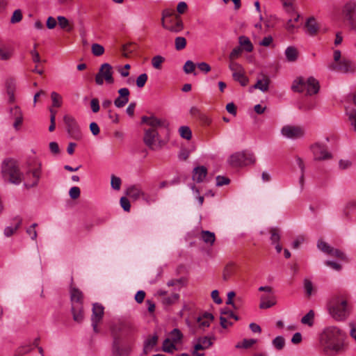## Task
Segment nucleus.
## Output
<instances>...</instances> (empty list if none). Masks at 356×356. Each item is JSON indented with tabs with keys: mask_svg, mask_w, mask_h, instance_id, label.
I'll list each match as a JSON object with an SVG mask.
<instances>
[{
	"mask_svg": "<svg viewBox=\"0 0 356 356\" xmlns=\"http://www.w3.org/2000/svg\"><path fill=\"white\" fill-rule=\"evenodd\" d=\"M311 149L315 160L321 161L332 158V154L327 151L326 147L323 145L316 143L311 146Z\"/></svg>",
	"mask_w": 356,
	"mask_h": 356,
	"instance_id": "f3484780",
	"label": "nucleus"
},
{
	"mask_svg": "<svg viewBox=\"0 0 356 356\" xmlns=\"http://www.w3.org/2000/svg\"><path fill=\"white\" fill-rule=\"evenodd\" d=\"M148 76L145 73L140 74L136 79V86L141 88H143L147 81Z\"/></svg>",
	"mask_w": 356,
	"mask_h": 356,
	"instance_id": "603ef678",
	"label": "nucleus"
},
{
	"mask_svg": "<svg viewBox=\"0 0 356 356\" xmlns=\"http://www.w3.org/2000/svg\"><path fill=\"white\" fill-rule=\"evenodd\" d=\"M169 339L175 344L181 342L184 335L181 330L178 328L173 329L169 334Z\"/></svg>",
	"mask_w": 356,
	"mask_h": 356,
	"instance_id": "72a5a7b5",
	"label": "nucleus"
},
{
	"mask_svg": "<svg viewBox=\"0 0 356 356\" xmlns=\"http://www.w3.org/2000/svg\"><path fill=\"white\" fill-rule=\"evenodd\" d=\"M6 87L8 95L9 97V102H15V82L14 79H8L6 81Z\"/></svg>",
	"mask_w": 356,
	"mask_h": 356,
	"instance_id": "bb28decb",
	"label": "nucleus"
},
{
	"mask_svg": "<svg viewBox=\"0 0 356 356\" xmlns=\"http://www.w3.org/2000/svg\"><path fill=\"white\" fill-rule=\"evenodd\" d=\"M270 83V79L266 75H263L262 79L257 80V83L254 85V88L259 89L263 92H266L268 90Z\"/></svg>",
	"mask_w": 356,
	"mask_h": 356,
	"instance_id": "cd10ccee",
	"label": "nucleus"
},
{
	"mask_svg": "<svg viewBox=\"0 0 356 356\" xmlns=\"http://www.w3.org/2000/svg\"><path fill=\"white\" fill-rule=\"evenodd\" d=\"M179 296L178 293H172L169 296L161 298V302L165 306H170L175 304L179 300Z\"/></svg>",
	"mask_w": 356,
	"mask_h": 356,
	"instance_id": "4c0bfd02",
	"label": "nucleus"
},
{
	"mask_svg": "<svg viewBox=\"0 0 356 356\" xmlns=\"http://www.w3.org/2000/svg\"><path fill=\"white\" fill-rule=\"evenodd\" d=\"M177 348L176 344L169 338H166L162 344V350L168 353H173Z\"/></svg>",
	"mask_w": 356,
	"mask_h": 356,
	"instance_id": "2f4dec72",
	"label": "nucleus"
},
{
	"mask_svg": "<svg viewBox=\"0 0 356 356\" xmlns=\"http://www.w3.org/2000/svg\"><path fill=\"white\" fill-rule=\"evenodd\" d=\"M92 53L95 56H100L104 53V47L97 43H95L91 47Z\"/></svg>",
	"mask_w": 356,
	"mask_h": 356,
	"instance_id": "37998d69",
	"label": "nucleus"
},
{
	"mask_svg": "<svg viewBox=\"0 0 356 356\" xmlns=\"http://www.w3.org/2000/svg\"><path fill=\"white\" fill-rule=\"evenodd\" d=\"M305 28L307 32L311 35H314L318 31V26L314 17H310L307 19L305 24Z\"/></svg>",
	"mask_w": 356,
	"mask_h": 356,
	"instance_id": "c85d7f7f",
	"label": "nucleus"
},
{
	"mask_svg": "<svg viewBox=\"0 0 356 356\" xmlns=\"http://www.w3.org/2000/svg\"><path fill=\"white\" fill-rule=\"evenodd\" d=\"M314 312L313 310H310L306 315H305L302 318L301 323L304 325L312 326L314 324Z\"/></svg>",
	"mask_w": 356,
	"mask_h": 356,
	"instance_id": "58836bf2",
	"label": "nucleus"
},
{
	"mask_svg": "<svg viewBox=\"0 0 356 356\" xmlns=\"http://www.w3.org/2000/svg\"><path fill=\"white\" fill-rule=\"evenodd\" d=\"M104 316V307L98 303L93 304L92 321L100 322Z\"/></svg>",
	"mask_w": 356,
	"mask_h": 356,
	"instance_id": "393cba45",
	"label": "nucleus"
},
{
	"mask_svg": "<svg viewBox=\"0 0 356 356\" xmlns=\"http://www.w3.org/2000/svg\"><path fill=\"white\" fill-rule=\"evenodd\" d=\"M121 179L115 175L111 176V186L114 190H120L121 186Z\"/></svg>",
	"mask_w": 356,
	"mask_h": 356,
	"instance_id": "052dcab7",
	"label": "nucleus"
},
{
	"mask_svg": "<svg viewBox=\"0 0 356 356\" xmlns=\"http://www.w3.org/2000/svg\"><path fill=\"white\" fill-rule=\"evenodd\" d=\"M207 175V169L206 167L201 165L193 169V179L197 183H201L204 181Z\"/></svg>",
	"mask_w": 356,
	"mask_h": 356,
	"instance_id": "412c9836",
	"label": "nucleus"
},
{
	"mask_svg": "<svg viewBox=\"0 0 356 356\" xmlns=\"http://www.w3.org/2000/svg\"><path fill=\"white\" fill-rule=\"evenodd\" d=\"M281 1L283 3V6L284 7V8L286 9V10L287 12L292 13L295 10V8L293 6L295 0H281Z\"/></svg>",
	"mask_w": 356,
	"mask_h": 356,
	"instance_id": "bf43d9fd",
	"label": "nucleus"
},
{
	"mask_svg": "<svg viewBox=\"0 0 356 356\" xmlns=\"http://www.w3.org/2000/svg\"><path fill=\"white\" fill-rule=\"evenodd\" d=\"M280 230L279 228L273 227L270 229V241L272 243H278L280 240Z\"/></svg>",
	"mask_w": 356,
	"mask_h": 356,
	"instance_id": "79ce46f5",
	"label": "nucleus"
},
{
	"mask_svg": "<svg viewBox=\"0 0 356 356\" xmlns=\"http://www.w3.org/2000/svg\"><path fill=\"white\" fill-rule=\"evenodd\" d=\"M281 133L289 138H299L303 136L304 130L298 126L286 125L282 128Z\"/></svg>",
	"mask_w": 356,
	"mask_h": 356,
	"instance_id": "dca6fc26",
	"label": "nucleus"
},
{
	"mask_svg": "<svg viewBox=\"0 0 356 356\" xmlns=\"http://www.w3.org/2000/svg\"><path fill=\"white\" fill-rule=\"evenodd\" d=\"M232 77L235 81L239 82L242 86H247L249 82L248 78L245 75V70H243L241 72L232 74Z\"/></svg>",
	"mask_w": 356,
	"mask_h": 356,
	"instance_id": "c9c22d12",
	"label": "nucleus"
},
{
	"mask_svg": "<svg viewBox=\"0 0 356 356\" xmlns=\"http://www.w3.org/2000/svg\"><path fill=\"white\" fill-rule=\"evenodd\" d=\"M118 92L119 96L114 100V104L118 108H122L129 102L130 92L128 88H122Z\"/></svg>",
	"mask_w": 356,
	"mask_h": 356,
	"instance_id": "a211bd4d",
	"label": "nucleus"
},
{
	"mask_svg": "<svg viewBox=\"0 0 356 356\" xmlns=\"http://www.w3.org/2000/svg\"><path fill=\"white\" fill-rule=\"evenodd\" d=\"M344 21L350 30L356 31V3L348 2L342 10Z\"/></svg>",
	"mask_w": 356,
	"mask_h": 356,
	"instance_id": "9b49d317",
	"label": "nucleus"
},
{
	"mask_svg": "<svg viewBox=\"0 0 356 356\" xmlns=\"http://www.w3.org/2000/svg\"><path fill=\"white\" fill-rule=\"evenodd\" d=\"M141 121L149 126L145 129L143 143L151 150L161 149L169 140V122L154 116H143Z\"/></svg>",
	"mask_w": 356,
	"mask_h": 356,
	"instance_id": "f257e3e1",
	"label": "nucleus"
},
{
	"mask_svg": "<svg viewBox=\"0 0 356 356\" xmlns=\"http://www.w3.org/2000/svg\"><path fill=\"white\" fill-rule=\"evenodd\" d=\"M165 58L161 56H155L152 59V66L158 70L161 68V65L164 62Z\"/></svg>",
	"mask_w": 356,
	"mask_h": 356,
	"instance_id": "09e8293b",
	"label": "nucleus"
},
{
	"mask_svg": "<svg viewBox=\"0 0 356 356\" xmlns=\"http://www.w3.org/2000/svg\"><path fill=\"white\" fill-rule=\"evenodd\" d=\"M42 175V165L36 160L29 163V168L26 171L24 177V186L30 188L38 186Z\"/></svg>",
	"mask_w": 356,
	"mask_h": 356,
	"instance_id": "1a4fd4ad",
	"label": "nucleus"
},
{
	"mask_svg": "<svg viewBox=\"0 0 356 356\" xmlns=\"http://www.w3.org/2000/svg\"><path fill=\"white\" fill-rule=\"evenodd\" d=\"M201 238L205 243L209 244L210 245H212L216 241L215 234L209 231H202Z\"/></svg>",
	"mask_w": 356,
	"mask_h": 356,
	"instance_id": "473e14b6",
	"label": "nucleus"
},
{
	"mask_svg": "<svg viewBox=\"0 0 356 356\" xmlns=\"http://www.w3.org/2000/svg\"><path fill=\"white\" fill-rule=\"evenodd\" d=\"M329 255L337 257L341 260L346 259V254L342 251H341L339 249H335L333 248Z\"/></svg>",
	"mask_w": 356,
	"mask_h": 356,
	"instance_id": "4d7b16f0",
	"label": "nucleus"
},
{
	"mask_svg": "<svg viewBox=\"0 0 356 356\" xmlns=\"http://www.w3.org/2000/svg\"><path fill=\"white\" fill-rule=\"evenodd\" d=\"M113 74V68L110 64H102L99 70V72L95 76V83L99 86H102L104 83V81L105 80L107 83L113 84L114 83Z\"/></svg>",
	"mask_w": 356,
	"mask_h": 356,
	"instance_id": "f8f14e48",
	"label": "nucleus"
},
{
	"mask_svg": "<svg viewBox=\"0 0 356 356\" xmlns=\"http://www.w3.org/2000/svg\"><path fill=\"white\" fill-rule=\"evenodd\" d=\"M11 115L15 118V122L13 127L15 129L18 130L21 127L23 122V115L20 108L18 106H15L10 109Z\"/></svg>",
	"mask_w": 356,
	"mask_h": 356,
	"instance_id": "5701e85b",
	"label": "nucleus"
},
{
	"mask_svg": "<svg viewBox=\"0 0 356 356\" xmlns=\"http://www.w3.org/2000/svg\"><path fill=\"white\" fill-rule=\"evenodd\" d=\"M38 226L37 223H33L26 229V233L30 236L33 240H35L37 238V232L35 227Z\"/></svg>",
	"mask_w": 356,
	"mask_h": 356,
	"instance_id": "e2e57ef3",
	"label": "nucleus"
},
{
	"mask_svg": "<svg viewBox=\"0 0 356 356\" xmlns=\"http://www.w3.org/2000/svg\"><path fill=\"white\" fill-rule=\"evenodd\" d=\"M291 89L293 92L300 93L306 91L307 95L312 96L318 92L320 84L313 76L309 77L307 80L302 76H299L293 81Z\"/></svg>",
	"mask_w": 356,
	"mask_h": 356,
	"instance_id": "39448f33",
	"label": "nucleus"
},
{
	"mask_svg": "<svg viewBox=\"0 0 356 356\" xmlns=\"http://www.w3.org/2000/svg\"><path fill=\"white\" fill-rule=\"evenodd\" d=\"M70 292L73 319L76 322L81 323L84 318L83 294L79 289L72 286Z\"/></svg>",
	"mask_w": 356,
	"mask_h": 356,
	"instance_id": "0eeeda50",
	"label": "nucleus"
},
{
	"mask_svg": "<svg viewBox=\"0 0 356 356\" xmlns=\"http://www.w3.org/2000/svg\"><path fill=\"white\" fill-rule=\"evenodd\" d=\"M184 71L186 74H191L195 71V65L191 60H187L184 65Z\"/></svg>",
	"mask_w": 356,
	"mask_h": 356,
	"instance_id": "864d4df0",
	"label": "nucleus"
},
{
	"mask_svg": "<svg viewBox=\"0 0 356 356\" xmlns=\"http://www.w3.org/2000/svg\"><path fill=\"white\" fill-rule=\"evenodd\" d=\"M22 19V13L21 10H15L11 17L10 22L13 24L18 23Z\"/></svg>",
	"mask_w": 356,
	"mask_h": 356,
	"instance_id": "5fc2aeb1",
	"label": "nucleus"
},
{
	"mask_svg": "<svg viewBox=\"0 0 356 356\" xmlns=\"http://www.w3.org/2000/svg\"><path fill=\"white\" fill-rule=\"evenodd\" d=\"M318 248L323 252L330 254L332 251V247L330 246L326 242L319 241L318 243Z\"/></svg>",
	"mask_w": 356,
	"mask_h": 356,
	"instance_id": "3c124183",
	"label": "nucleus"
},
{
	"mask_svg": "<svg viewBox=\"0 0 356 356\" xmlns=\"http://www.w3.org/2000/svg\"><path fill=\"white\" fill-rule=\"evenodd\" d=\"M175 49L177 51L184 49L186 46V40L184 37H177L175 40Z\"/></svg>",
	"mask_w": 356,
	"mask_h": 356,
	"instance_id": "a18cd8bd",
	"label": "nucleus"
},
{
	"mask_svg": "<svg viewBox=\"0 0 356 356\" xmlns=\"http://www.w3.org/2000/svg\"><path fill=\"white\" fill-rule=\"evenodd\" d=\"M13 220L16 222L15 227H7L4 229V234L8 237L11 236L19 229L22 222V219L19 216L15 217Z\"/></svg>",
	"mask_w": 356,
	"mask_h": 356,
	"instance_id": "7c9ffc66",
	"label": "nucleus"
},
{
	"mask_svg": "<svg viewBox=\"0 0 356 356\" xmlns=\"http://www.w3.org/2000/svg\"><path fill=\"white\" fill-rule=\"evenodd\" d=\"M241 53H242V49L240 47H236V48H234V49H232V51H231V53L229 56V61H231V60L234 61V60H236L241 56Z\"/></svg>",
	"mask_w": 356,
	"mask_h": 356,
	"instance_id": "680f3d73",
	"label": "nucleus"
},
{
	"mask_svg": "<svg viewBox=\"0 0 356 356\" xmlns=\"http://www.w3.org/2000/svg\"><path fill=\"white\" fill-rule=\"evenodd\" d=\"M228 161L231 166L238 168L253 164L256 159L252 153L241 152L231 155Z\"/></svg>",
	"mask_w": 356,
	"mask_h": 356,
	"instance_id": "9d476101",
	"label": "nucleus"
},
{
	"mask_svg": "<svg viewBox=\"0 0 356 356\" xmlns=\"http://www.w3.org/2000/svg\"><path fill=\"white\" fill-rule=\"evenodd\" d=\"M213 345L211 339L208 337H199L197 343L194 346L195 350H203L209 348Z\"/></svg>",
	"mask_w": 356,
	"mask_h": 356,
	"instance_id": "b1692460",
	"label": "nucleus"
},
{
	"mask_svg": "<svg viewBox=\"0 0 356 356\" xmlns=\"http://www.w3.org/2000/svg\"><path fill=\"white\" fill-rule=\"evenodd\" d=\"M120 205L125 211H129L131 209L130 202L126 197H122L120 200Z\"/></svg>",
	"mask_w": 356,
	"mask_h": 356,
	"instance_id": "338daca9",
	"label": "nucleus"
},
{
	"mask_svg": "<svg viewBox=\"0 0 356 356\" xmlns=\"http://www.w3.org/2000/svg\"><path fill=\"white\" fill-rule=\"evenodd\" d=\"M58 26L60 29H63L66 32H71L73 30V25L70 22V21L63 16H58L57 17Z\"/></svg>",
	"mask_w": 356,
	"mask_h": 356,
	"instance_id": "c756f323",
	"label": "nucleus"
},
{
	"mask_svg": "<svg viewBox=\"0 0 356 356\" xmlns=\"http://www.w3.org/2000/svg\"><path fill=\"white\" fill-rule=\"evenodd\" d=\"M213 319V316L210 313H204L197 318V323L200 328L204 329L210 325L211 322Z\"/></svg>",
	"mask_w": 356,
	"mask_h": 356,
	"instance_id": "a878e982",
	"label": "nucleus"
},
{
	"mask_svg": "<svg viewBox=\"0 0 356 356\" xmlns=\"http://www.w3.org/2000/svg\"><path fill=\"white\" fill-rule=\"evenodd\" d=\"M63 121L70 136L76 140H80L82 138V134L76 120L71 115H65Z\"/></svg>",
	"mask_w": 356,
	"mask_h": 356,
	"instance_id": "4468645a",
	"label": "nucleus"
},
{
	"mask_svg": "<svg viewBox=\"0 0 356 356\" xmlns=\"http://www.w3.org/2000/svg\"><path fill=\"white\" fill-rule=\"evenodd\" d=\"M229 68L232 72V74L241 72L243 70H244L243 66L241 64L233 60L229 61Z\"/></svg>",
	"mask_w": 356,
	"mask_h": 356,
	"instance_id": "49530a36",
	"label": "nucleus"
},
{
	"mask_svg": "<svg viewBox=\"0 0 356 356\" xmlns=\"http://www.w3.org/2000/svg\"><path fill=\"white\" fill-rule=\"evenodd\" d=\"M348 122L353 130L356 133V110L353 109L348 112Z\"/></svg>",
	"mask_w": 356,
	"mask_h": 356,
	"instance_id": "ea45409f",
	"label": "nucleus"
},
{
	"mask_svg": "<svg viewBox=\"0 0 356 356\" xmlns=\"http://www.w3.org/2000/svg\"><path fill=\"white\" fill-rule=\"evenodd\" d=\"M161 24L171 32L178 33L184 29L183 22L174 10L165 9L162 13Z\"/></svg>",
	"mask_w": 356,
	"mask_h": 356,
	"instance_id": "6e6552de",
	"label": "nucleus"
},
{
	"mask_svg": "<svg viewBox=\"0 0 356 356\" xmlns=\"http://www.w3.org/2000/svg\"><path fill=\"white\" fill-rule=\"evenodd\" d=\"M239 44L247 52H251L253 50V45L250 40L246 36H240L238 38Z\"/></svg>",
	"mask_w": 356,
	"mask_h": 356,
	"instance_id": "f704fd0d",
	"label": "nucleus"
},
{
	"mask_svg": "<svg viewBox=\"0 0 356 356\" xmlns=\"http://www.w3.org/2000/svg\"><path fill=\"white\" fill-rule=\"evenodd\" d=\"M259 291H266L269 294L261 295L260 297L259 308L261 309H266L270 308L277 303L276 297L273 293V288L271 286H260L259 288Z\"/></svg>",
	"mask_w": 356,
	"mask_h": 356,
	"instance_id": "ddd939ff",
	"label": "nucleus"
},
{
	"mask_svg": "<svg viewBox=\"0 0 356 356\" xmlns=\"http://www.w3.org/2000/svg\"><path fill=\"white\" fill-rule=\"evenodd\" d=\"M257 340L250 339H243L241 345L237 344L236 346V348H249L254 343H256Z\"/></svg>",
	"mask_w": 356,
	"mask_h": 356,
	"instance_id": "13d9d810",
	"label": "nucleus"
},
{
	"mask_svg": "<svg viewBox=\"0 0 356 356\" xmlns=\"http://www.w3.org/2000/svg\"><path fill=\"white\" fill-rule=\"evenodd\" d=\"M159 341V336L157 334L149 335L143 342V353L147 355L157 345Z\"/></svg>",
	"mask_w": 356,
	"mask_h": 356,
	"instance_id": "6ab92c4d",
	"label": "nucleus"
},
{
	"mask_svg": "<svg viewBox=\"0 0 356 356\" xmlns=\"http://www.w3.org/2000/svg\"><path fill=\"white\" fill-rule=\"evenodd\" d=\"M273 344L277 350H282L285 345V341L284 337L281 336L275 337L273 340Z\"/></svg>",
	"mask_w": 356,
	"mask_h": 356,
	"instance_id": "8fccbe9b",
	"label": "nucleus"
},
{
	"mask_svg": "<svg viewBox=\"0 0 356 356\" xmlns=\"http://www.w3.org/2000/svg\"><path fill=\"white\" fill-rule=\"evenodd\" d=\"M180 136L186 140H190L192 138V132L191 129L186 126H182L179 128Z\"/></svg>",
	"mask_w": 356,
	"mask_h": 356,
	"instance_id": "c03bdc74",
	"label": "nucleus"
},
{
	"mask_svg": "<svg viewBox=\"0 0 356 356\" xmlns=\"http://www.w3.org/2000/svg\"><path fill=\"white\" fill-rule=\"evenodd\" d=\"M111 331L112 356H129L136 339V327L131 323H118L111 326Z\"/></svg>",
	"mask_w": 356,
	"mask_h": 356,
	"instance_id": "f03ea898",
	"label": "nucleus"
},
{
	"mask_svg": "<svg viewBox=\"0 0 356 356\" xmlns=\"http://www.w3.org/2000/svg\"><path fill=\"white\" fill-rule=\"evenodd\" d=\"M345 332L335 326L326 327L321 335L323 352L330 356L335 355L345 350Z\"/></svg>",
	"mask_w": 356,
	"mask_h": 356,
	"instance_id": "7ed1b4c3",
	"label": "nucleus"
},
{
	"mask_svg": "<svg viewBox=\"0 0 356 356\" xmlns=\"http://www.w3.org/2000/svg\"><path fill=\"white\" fill-rule=\"evenodd\" d=\"M236 271V264L233 261L228 262L225 266L222 272V279L227 281L235 274Z\"/></svg>",
	"mask_w": 356,
	"mask_h": 356,
	"instance_id": "4be33fe9",
	"label": "nucleus"
},
{
	"mask_svg": "<svg viewBox=\"0 0 356 356\" xmlns=\"http://www.w3.org/2000/svg\"><path fill=\"white\" fill-rule=\"evenodd\" d=\"M329 312L337 321H343L350 314V309L348 305V295L345 293H339L334 295L329 302Z\"/></svg>",
	"mask_w": 356,
	"mask_h": 356,
	"instance_id": "20e7f679",
	"label": "nucleus"
},
{
	"mask_svg": "<svg viewBox=\"0 0 356 356\" xmlns=\"http://www.w3.org/2000/svg\"><path fill=\"white\" fill-rule=\"evenodd\" d=\"M136 44L134 43H127L122 46V50L124 56L127 57L128 54L136 50Z\"/></svg>",
	"mask_w": 356,
	"mask_h": 356,
	"instance_id": "de8ad7c7",
	"label": "nucleus"
},
{
	"mask_svg": "<svg viewBox=\"0 0 356 356\" xmlns=\"http://www.w3.org/2000/svg\"><path fill=\"white\" fill-rule=\"evenodd\" d=\"M38 44H35L33 49L30 51V54L32 57V60L35 63H38L41 61L40 54L38 51L36 50Z\"/></svg>",
	"mask_w": 356,
	"mask_h": 356,
	"instance_id": "0e129e2a",
	"label": "nucleus"
},
{
	"mask_svg": "<svg viewBox=\"0 0 356 356\" xmlns=\"http://www.w3.org/2000/svg\"><path fill=\"white\" fill-rule=\"evenodd\" d=\"M31 350L32 348H31L30 346H20L17 349L14 356H22L23 355L29 353V352L31 351Z\"/></svg>",
	"mask_w": 356,
	"mask_h": 356,
	"instance_id": "6e6d98bb",
	"label": "nucleus"
},
{
	"mask_svg": "<svg viewBox=\"0 0 356 356\" xmlns=\"http://www.w3.org/2000/svg\"><path fill=\"white\" fill-rule=\"evenodd\" d=\"M329 68L341 73L353 72L355 71V65L347 58H343L341 60L337 63H332Z\"/></svg>",
	"mask_w": 356,
	"mask_h": 356,
	"instance_id": "2eb2a0df",
	"label": "nucleus"
},
{
	"mask_svg": "<svg viewBox=\"0 0 356 356\" xmlns=\"http://www.w3.org/2000/svg\"><path fill=\"white\" fill-rule=\"evenodd\" d=\"M286 57L289 62H294L298 58V50L293 47H289L285 51Z\"/></svg>",
	"mask_w": 356,
	"mask_h": 356,
	"instance_id": "e433bc0d",
	"label": "nucleus"
},
{
	"mask_svg": "<svg viewBox=\"0 0 356 356\" xmlns=\"http://www.w3.org/2000/svg\"><path fill=\"white\" fill-rule=\"evenodd\" d=\"M1 174L4 181L14 184L22 181V174L16 162L12 159H6L3 162Z\"/></svg>",
	"mask_w": 356,
	"mask_h": 356,
	"instance_id": "423d86ee",
	"label": "nucleus"
},
{
	"mask_svg": "<svg viewBox=\"0 0 356 356\" xmlns=\"http://www.w3.org/2000/svg\"><path fill=\"white\" fill-rule=\"evenodd\" d=\"M52 100V106L59 108L62 105V97L56 92H52L51 94Z\"/></svg>",
	"mask_w": 356,
	"mask_h": 356,
	"instance_id": "a19ab883",
	"label": "nucleus"
},
{
	"mask_svg": "<svg viewBox=\"0 0 356 356\" xmlns=\"http://www.w3.org/2000/svg\"><path fill=\"white\" fill-rule=\"evenodd\" d=\"M143 192L139 185H132L127 188L125 194L134 200H137L142 197Z\"/></svg>",
	"mask_w": 356,
	"mask_h": 356,
	"instance_id": "aec40b11",
	"label": "nucleus"
},
{
	"mask_svg": "<svg viewBox=\"0 0 356 356\" xmlns=\"http://www.w3.org/2000/svg\"><path fill=\"white\" fill-rule=\"evenodd\" d=\"M355 209H356V201L352 200L348 202L344 209V213L346 216L348 217L349 215V211Z\"/></svg>",
	"mask_w": 356,
	"mask_h": 356,
	"instance_id": "774afa93",
	"label": "nucleus"
},
{
	"mask_svg": "<svg viewBox=\"0 0 356 356\" xmlns=\"http://www.w3.org/2000/svg\"><path fill=\"white\" fill-rule=\"evenodd\" d=\"M69 194L72 200H76L79 197L81 194L80 188L77 186H74L70 188Z\"/></svg>",
	"mask_w": 356,
	"mask_h": 356,
	"instance_id": "69168bd1",
	"label": "nucleus"
}]
</instances>
